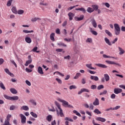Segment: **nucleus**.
Instances as JSON below:
<instances>
[{
    "mask_svg": "<svg viewBox=\"0 0 125 125\" xmlns=\"http://www.w3.org/2000/svg\"><path fill=\"white\" fill-rule=\"evenodd\" d=\"M94 112L95 113V114H97L98 115H99L100 114H101V111H99V109L96 108L94 110Z\"/></svg>",
    "mask_w": 125,
    "mask_h": 125,
    "instance_id": "c9c22d12",
    "label": "nucleus"
},
{
    "mask_svg": "<svg viewBox=\"0 0 125 125\" xmlns=\"http://www.w3.org/2000/svg\"><path fill=\"white\" fill-rule=\"evenodd\" d=\"M84 17V16H83V15H81L79 18H77V21H81V20H83V19Z\"/></svg>",
    "mask_w": 125,
    "mask_h": 125,
    "instance_id": "37998d69",
    "label": "nucleus"
},
{
    "mask_svg": "<svg viewBox=\"0 0 125 125\" xmlns=\"http://www.w3.org/2000/svg\"><path fill=\"white\" fill-rule=\"evenodd\" d=\"M57 100H58V101H59L61 103H62V106H63V107H65V108H74V106L69 104V103L68 102H67L64 100H62V99H61L60 98H58L57 99Z\"/></svg>",
    "mask_w": 125,
    "mask_h": 125,
    "instance_id": "f257e3e1",
    "label": "nucleus"
},
{
    "mask_svg": "<svg viewBox=\"0 0 125 125\" xmlns=\"http://www.w3.org/2000/svg\"><path fill=\"white\" fill-rule=\"evenodd\" d=\"M3 125H11L8 121H5L4 124Z\"/></svg>",
    "mask_w": 125,
    "mask_h": 125,
    "instance_id": "bf43d9fd",
    "label": "nucleus"
},
{
    "mask_svg": "<svg viewBox=\"0 0 125 125\" xmlns=\"http://www.w3.org/2000/svg\"><path fill=\"white\" fill-rule=\"evenodd\" d=\"M58 45H59V46H64V47L67 46L66 44H65V43H64L62 42L58 43Z\"/></svg>",
    "mask_w": 125,
    "mask_h": 125,
    "instance_id": "79ce46f5",
    "label": "nucleus"
},
{
    "mask_svg": "<svg viewBox=\"0 0 125 125\" xmlns=\"http://www.w3.org/2000/svg\"><path fill=\"white\" fill-rule=\"evenodd\" d=\"M94 106H98L99 105V100L98 98H96L94 102L93 103Z\"/></svg>",
    "mask_w": 125,
    "mask_h": 125,
    "instance_id": "9d476101",
    "label": "nucleus"
},
{
    "mask_svg": "<svg viewBox=\"0 0 125 125\" xmlns=\"http://www.w3.org/2000/svg\"><path fill=\"white\" fill-rule=\"evenodd\" d=\"M25 41L27 43H31L32 42V40L30 37H25Z\"/></svg>",
    "mask_w": 125,
    "mask_h": 125,
    "instance_id": "dca6fc26",
    "label": "nucleus"
},
{
    "mask_svg": "<svg viewBox=\"0 0 125 125\" xmlns=\"http://www.w3.org/2000/svg\"><path fill=\"white\" fill-rule=\"evenodd\" d=\"M16 109H18V107L14 105H12L10 107V111H13V110H16Z\"/></svg>",
    "mask_w": 125,
    "mask_h": 125,
    "instance_id": "aec40b11",
    "label": "nucleus"
},
{
    "mask_svg": "<svg viewBox=\"0 0 125 125\" xmlns=\"http://www.w3.org/2000/svg\"><path fill=\"white\" fill-rule=\"evenodd\" d=\"M30 115H31V116H32L33 117V118H38V115L37 114L34 113V112H31Z\"/></svg>",
    "mask_w": 125,
    "mask_h": 125,
    "instance_id": "ea45409f",
    "label": "nucleus"
},
{
    "mask_svg": "<svg viewBox=\"0 0 125 125\" xmlns=\"http://www.w3.org/2000/svg\"><path fill=\"white\" fill-rule=\"evenodd\" d=\"M68 16L69 17V20L70 21H72V20H73V17H74V14H73V13H72V12H69L68 14Z\"/></svg>",
    "mask_w": 125,
    "mask_h": 125,
    "instance_id": "4468645a",
    "label": "nucleus"
},
{
    "mask_svg": "<svg viewBox=\"0 0 125 125\" xmlns=\"http://www.w3.org/2000/svg\"><path fill=\"white\" fill-rule=\"evenodd\" d=\"M114 92L115 93V94H119V93L123 92V90L121 88H116L114 90Z\"/></svg>",
    "mask_w": 125,
    "mask_h": 125,
    "instance_id": "423d86ee",
    "label": "nucleus"
},
{
    "mask_svg": "<svg viewBox=\"0 0 125 125\" xmlns=\"http://www.w3.org/2000/svg\"><path fill=\"white\" fill-rule=\"evenodd\" d=\"M90 79L93 81H95L96 82L99 81V78L97 76H90Z\"/></svg>",
    "mask_w": 125,
    "mask_h": 125,
    "instance_id": "ddd939ff",
    "label": "nucleus"
},
{
    "mask_svg": "<svg viewBox=\"0 0 125 125\" xmlns=\"http://www.w3.org/2000/svg\"><path fill=\"white\" fill-rule=\"evenodd\" d=\"M18 14H19L20 15H21L24 13V10H19L17 11Z\"/></svg>",
    "mask_w": 125,
    "mask_h": 125,
    "instance_id": "c03bdc74",
    "label": "nucleus"
},
{
    "mask_svg": "<svg viewBox=\"0 0 125 125\" xmlns=\"http://www.w3.org/2000/svg\"><path fill=\"white\" fill-rule=\"evenodd\" d=\"M91 22L94 28H96L97 27V23H96V21H95L94 18H92L91 19Z\"/></svg>",
    "mask_w": 125,
    "mask_h": 125,
    "instance_id": "39448f33",
    "label": "nucleus"
},
{
    "mask_svg": "<svg viewBox=\"0 0 125 125\" xmlns=\"http://www.w3.org/2000/svg\"><path fill=\"white\" fill-rule=\"evenodd\" d=\"M31 63H32V60H28L25 63V66L27 67L29 65V64H31Z\"/></svg>",
    "mask_w": 125,
    "mask_h": 125,
    "instance_id": "e433bc0d",
    "label": "nucleus"
},
{
    "mask_svg": "<svg viewBox=\"0 0 125 125\" xmlns=\"http://www.w3.org/2000/svg\"><path fill=\"white\" fill-rule=\"evenodd\" d=\"M118 48H119V50L120 51V53H119L120 55H122L124 54V53H125V50L124 49H123V48H122L120 47H119Z\"/></svg>",
    "mask_w": 125,
    "mask_h": 125,
    "instance_id": "412c9836",
    "label": "nucleus"
},
{
    "mask_svg": "<svg viewBox=\"0 0 125 125\" xmlns=\"http://www.w3.org/2000/svg\"><path fill=\"white\" fill-rule=\"evenodd\" d=\"M87 11L89 13H92V12L94 11V9H93L92 8H91L90 7H88L87 9Z\"/></svg>",
    "mask_w": 125,
    "mask_h": 125,
    "instance_id": "5701e85b",
    "label": "nucleus"
},
{
    "mask_svg": "<svg viewBox=\"0 0 125 125\" xmlns=\"http://www.w3.org/2000/svg\"><path fill=\"white\" fill-rule=\"evenodd\" d=\"M56 33L58 34V35H60V29L59 28H57L56 29Z\"/></svg>",
    "mask_w": 125,
    "mask_h": 125,
    "instance_id": "69168bd1",
    "label": "nucleus"
},
{
    "mask_svg": "<svg viewBox=\"0 0 125 125\" xmlns=\"http://www.w3.org/2000/svg\"><path fill=\"white\" fill-rule=\"evenodd\" d=\"M104 32L106 35H108L109 37H112L113 36L112 33L108 30H105Z\"/></svg>",
    "mask_w": 125,
    "mask_h": 125,
    "instance_id": "cd10ccee",
    "label": "nucleus"
},
{
    "mask_svg": "<svg viewBox=\"0 0 125 125\" xmlns=\"http://www.w3.org/2000/svg\"><path fill=\"white\" fill-rule=\"evenodd\" d=\"M97 87L96 85H92L91 86V89H96Z\"/></svg>",
    "mask_w": 125,
    "mask_h": 125,
    "instance_id": "0e129e2a",
    "label": "nucleus"
},
{
    "mask_svg": "<svg viewBox=\"0 0 125 125\" xmlns=\"http://www.w3.org/2000/svg\"><path fill=\"white\" fill-rule=\"evenodd\" d=\"M83 92H89V90L86 88H82Z\"/></svg>",
    "mask_w": 125,
    "mask_h": 125,
    "instance_id": "e2e57ef3",
    "label": "nucleus"
},
{
    "mask_svg": "<svg viewBox=\"0 0 125 125\" xmlns=\"http://www.w3.org/2000/svg\"><path fill=\"white\" fill-rule=\"evenodd\" d=\"M96 120V121H99V122H102V123H105V122H106V119L102 117H97Z\"/></svg>",
    "mask_w": 125,
    "mask_h": 125,
    "instance_id": "1a4fd4ad",
    "label": "nucleus"
},
{
    "mask_svg": "<svg viewBox=\"0 0 125 125\" xmlns=\"http://www.w3.org/2000/svg\"><path fill=\"white\" fill-rule=\"evenodd\" d=\"M107 94V90H104L103 92L100 93V95H104Z\"/></svg>",
    "mask_w": 125,
    "mask_h": 125,
    "instance_id": "052dcab7",
    "label": "nucleus"
},
{
    "mask_svg": "<svg viewBox=\"0 0 125 125\" xmlns=\"http://www.w3.org/2000/svg\"><path fill=\"white\" fill-rule=\"evenodd\" d=\"M46 120L48 122H51V120H52V116L51 115H48L46 117Z\"/></svg>",
    "mask_w": 125,
    "mask_h": 125,
    "instance_id": "2f4dec72",
    "label": "nucleus"
},
{
    "mask_svg": "<svg viewBox=\"0 0 125 125\" xmlns=\"http://www.w3.org/2000/svg\"><path fill=\"white\" fill-rule=\"evenodd\" d=\"M103 4L105 5L107 7V8H109V7H110V4H109V3L108 2L104 3Z\"/></svg>",
    "mask_w": 125,
    "mask_h": 125,
    "instance_id": "774afa93",
    "label": "nucleus"
},
{
    "mask_svg": "<svg viewBox=\"0 0 125 125\" xmlns=\"http://www.w3.org/2000/svg\"><path fill=\"white\" fill-rule=\"evenodd\" d=\"M114 30H121V28H120V26H119V24L118 23H115L114 24Z\"/></svg>",
    "mask_w": 125,
    "mask_h": 125,
    "instance_id": "a878e982",
    "label": "nucleus"
},
{
    "mask_svg": "<svg viewBox=\"0 0 125 125\" xmlns=\"http://www.w3.org/2000/svg\"><path fill=\"white\" fill-rule=\"evenodd\" d=\"M38 20H42V19L39 18H33L31 19L32 22H36V21H38Z\"/></svg>",
    "mask_w": 125,
    "mask_h": 125,
    "instance_id": "4c0bfd02",
    "label": "nucleus"
},
{
    "mask_svg": "<svg viewBox=\"0 0 125 125\" xmlns=\"http://www.w3.org/2000/svg\"><path fill=\"white\" fill-rule=\"evenodd\" d=\"M12 11L13 13H14L15 14H17V10L16 9V7H13L12 8Z\"/></svg>",
    "mask_w": 125,
    "mask_h": 125,
    "instance_id": "f704fd0d",
    "label": "nucleus"
},
{
    "mask_svg": "<svg viewBox=\"0 0 125 125\" xmlns=\"http://www.w3.org/2000/svg\"><path fill=\"white\" fill-rule=\"evenodd\" d=\"M23 33L25 34H29V33H34V30L29 31V30H23Z\"/></svg>",
    "mask_w": 125,
    "mask_h": 125,
    "instance_id": "de8ad7c7",
    "label": "nucleus"
},
{
    "mask_svg": "<svg viewBox=\"0 0 125 125\" xmlns=\"http://www.w3.org/2000/svg\"><path fill=\"white\" fill-rule=\"evenodd\" d=\"M73 113L74 114H76L77 116H78V117H81L82 115H81V114L78 112L77 110H73Z\"/></svg>",
    "mask_w": 125,
    "mask_h": 125,
    "instance_id": "a18cd8bd",
    "label": "nucleus"
},
{
    "mask_svg": "<svg viewBox=\"0 0 125 125\" xmlns=\"http://www.w3.org/2000/svg\"><path fill=\"white\" fill-rule=\"evenodd\" d=\"M56 112L57 113V115L58 117L60 116L61 118H63V117H64V113H63V110H62V108H59V110L56 109Z\"/></svg>",
    "mask_w": 125,
    "mask_h": 125,
    "instance_id": "f03ea898",
    "label": "nucleus"
},
{
    "mask_svg": "<svg viewBox=\"0 0 125 125\" xmlns=\"http://www.w3.org/2000/svg\"><path fill=\"white\" fill-rule=\"evenodd\" d=\"M102 88H104V86L103 85H100L97 87L98 90H100V89H102Z\"/></svg>",
    "mask_w": 125,
    "mask_h": 125,
    "instance_id": "864d4df0",
    "label": "nucleus"
},
{
    "mask_svg": "<svg viewBox=\"0 0 125 125\" xmlns=\"http://www.w3.org/2000/svg\"><path fill=\"white\" fill-rule=\"evenodd\" d=\"M75 10H80V11H82L83 13H85V12H86V10H85V9L84 8H76Z\"/></svg>",
    "mask_w": 125,
    "mask_h": 125,
    "instance_id": "4be33fe9",
    "label": "nucleus"
},
{
    "mask_svg": "<svg viewBox=\"0 0 125 125\" xmlns=\"http://www.w3.org/2000/svg\"><path fill=\"white\" fill-rule=\"evenodd\" d=\"M104 41L106 43H107V44H108V45H112V43H111L110 40L108 38H107V37H105L104 38Z\"/></svg>",
    "mask_w": 125,
    "mask_h": 125,
    "instance_id": "2eb2a0df",
    "label": "nucleus"
},
{
    "mask_svg": "<svg viewBox=\"0 0 125 125\" xmlns=\"http://www.w3.org/2000/svg\"><path fill=\"white\" fill-rule=\"evenodd\" d=\"M81 76H82V74H81L80 73H76L75 76L74 77V79L75 80H78V79H79V77H81Z\"/></svg>",
    "mask_w": 125,
    "mask_h": 125,
    "instance_id": "c756f323",
    "label": "nucleus"
},
{
    "mask_svg": "<svg viewBox=\"0 0 125 125\" xmlns=\"http://www.w3.org/2000/svg\"><path fill=\"white\" fill-rule=\"evenodd\" d=\"M21 110L22 111H29V107L27 105H23L21 108Z\"/></svg>",
    "mask_w": 125,
    "mask_h": 125,
    "instance_id": "9b49d317",
    "label": "nucleus"
},
{
    "mask_svg": "<svg viewBox=\"0 0 125 125\" xmlns=\"http://www.w3.org/2000/svg\"><path fill=\"white\" fill-rule=\"evenodd\" d=\"M38 50V47H35L33 49L32 51L34 52H37V53H39L40 51H37Z\"/></svg>",
    "mask_w": 125,
    "mask_h": 125,
    "instance_id": "49530a36",
    "label": "nucleus"
},
{
    "mask_svg": "<svg viewBox=\"0 0 125 125\" xmlns=\"http://www.w3.org/2000/svg\"><path fill=\"white\" fill-rule=\"evenodd\" d=\"M41 2H40V4L41 5H47V3L45 2V0H41Z\"/></svg>",
    "mask_w": 125,
    "mask_h": 125,
    "instance_id": "c85d7f7f",
    "label": "nucleus"
},
{
    "mask_svg": "<svg viewBox=\"0 0 125 125\" xmlns=\"http://www.w3.org/2000/svg\"><path fill=\"white\" fill-rule=\"evenodd\" d=\"M56 81H57L58 82V83H60V84H61L62 83V81L61 79L56 78Z\"/></svg>",
    "mask_w": 125,
    "mask_h": 125,
    "instance_id": "13d9d810",
    "label": "nucleus"
},
{
    "mask_svg": "<svg viewBox=\"0 0 125 125\" xmlns=\"http://www.w3.org/2000/svg\"><path fill=\"white\" fill-rule=\"evenodd\" d=\"M25 83H26V84H27V85H29V86H31V82H30V81L26 80L25 81Z\"/></svg>",
    "mask_w": 125,
    "mask_h": 125,
    "instance_id": "338daca9",
    "label": "nucleus"
},
{
    "mask_svg": "<svg viewBox=\"0 0 125 125\" xmlns=\"http://www.w3.org/2000/svg\"><path fill=\"white\" fill-rule=\"evenodd\" d=\"M0 87L2 88V89H3V90H5V86H4V85L3 84V83L2 82L0 83Z\"/></svg>",
    "mask_w": 125,
    "mask_h": 125,
    "instance_id": "58836bf2",
    "label": "nucleus"
},
{
    "mask_svg": "<svg viewBox=\"0 0 125 125\" xmlns=\"http://www.w3.org/2000/svg\"><path fill=\"white\" fill-rule=\"evenodd\" d=\"M92 65V64H88L86 65V67H87V68H89V69H91V70H96V68L92 67V66H91Z\"/></svg>",
    "mask_w": 125,
    "mask_h": 125,
    "instance_id": "bb28decb",
    "label": "nucleus"
},
{
    "mask_svg": "<svg viewBox=\"0 0 125 125\" xmlns=\"http://www.w3.org/2000/svg\"><path fill=\"white\" fill-rule=\"evenodd\" d=\"M37 72L40 74V75H43V70H42V68L41 66H39Z\"/></svg>",
    "mask_w": 125,
    "mask_h": 125,
    "instance_id": "6e6552de",
    "label": "nucleus"
},
{
    "mask_svg": "<svg viewBox=\"0 0 125 125\" xmlns=\"http://www.w3.org/2000/svg\"><path fill=\"white\" fill-rule=\"evenodd\" d=\"M120 108H121V106L120 105H117L116 106H115V107L114 108H112V110L113 111L115 110H118V109H120Z\"/></svg>",
    "mask_w": 125,
    "mask_h": 125,
    "instance_id": "4d7b16f0",
    "label": "nucleus"
},
{
    "mask_svg": "<svg viewBox=\"0 0 125 125\" xmlns=\"http://www.w3.org/2000/svg\"><path fill=\"white\" fill-rule=\"evenodd\" d=\"M20 117H21V124H26V117L22 114H20Z\"/></svg>",
    "mask_w": 125,
    "mask_h": 125,
    "instance_id": "7ed1b4c3",
    "label": "nucleus"
},
{
    "mask_svg": "<svg viewBox=\"0 0 125 125\" xmlns=\"http://www.w3.org/2000/svg\"><path fill=\"white\" fill-rule=\"evenodd\" d=\"M10 91L13 94H17V93H18L17 90L15 88H10Z\"/></svg>",
    "mask_w": 125,
    "mask_h": 125,
    "instance_id": "f8f14e48",
    "label": "nucleus"
},
{
    "mask_svg": "<svg viewBox=\"0 0 125 125\" xmlns=\"http://www.w3.org/2000/svg\"><path fill=\"white\" fill-rule=\"evenodd\" d=\"M104 79L106 82H108V81L110 80V77L108 74H105L104 75Z\"/></svg>",
    "mask_w": 125,
    "mask_h": 125,
    "instance_id": "a211bd4d",
    "label": "nucleus"
},
{
    "mask_svg": "<svg viewBox=\"0 0 125 125\" xmlns=\"http://www.w3.org/2000/svg\"><path fill=\"white\" fill-rule=\"evenodd\" d=\"M104 58H113V59H115V57H111L110 56H107L106 55L104 54L103 55Z\"/></svg>",
    "mask_w": 125,
    "mask_h": 125,
    "instance_id": "a19ab883",
    "label": "nucleus"
},
{
    "mask_svg": "<svg viewBox=\"0 0 125 125\" xmlns=\"http://www.w3.org/2000/svg\"><path fill=\"white\" fill-rule=\"evenodd\" d=\"M106 63L107 64H110L111 65H117V66H119L121 67V64L119 63L115 62H114L111 61H105Z\"/></svg>",
    "mask_w": 125,
    "mask_h": 125,
    "instance_id": "20e7f679",
    "label": "nucleus"
},
{
    "mask_svg": "<svg viewBox=\"0 0 125 125\" xmlns=\"http://www.w3.org/2000/svg\"><path fill=\"white\" fill-rule=\"evenodd\" d=\"M30 102H31L33 105H35V106H36V105H37V103L36 102V101H35V100H30Z\"/></svg>",
    "mask_w": 125,
    "mask_h": 125,
    "instance_id": "5fc2aeb1",
    "label": "nucleus"
},
{
    "mask_svg": "<svg viewBox=\"0 0 125 125\" xmlns=\"http://www.w3.org/2000/svg\"><path fill=\"white\" fill-rule=\"evenodd\" d=\"M12 2V0H9L7 3V6H10V5H11Z\"/></svg>",
    "mask_w": 125,
    "mask_h": 125,
    "instance_id": "603ef678",
    "label": "nucleus"
},
{
    "mask_svg": "<svg viewBox=\"0 0 125 125\" xmlns=\"http://www.w3.org/2000/svg\"><path fill=\"white\" fill-rule=\"evenodd\" d=\"M4 71L5 72L8 74V75H9V76H11V77H12V76H13V73H11V72H10V71H9V70H8V69L7 68H5L4 69Z\"/></svg>",
    "mask_w": 125,
    "mask_h": 125,
    "instance_id": "6ab92c4d",
    "label": "nucleus"
},
{
    "mask_svg": "<svg viewBox=\"0 0 125 125\" xmlns=\"http://www.w3.org/2000/svg\"><path fill=\"white\" fill-rule=\"evenodd\" d=\"M18 99H19V97H18V96H14L13 97H11V100H18Z\"/></svg>",
    "mask_w": 125,
    "mask_h": 125,
    "instance_id": "7c9ffc66",
    "label": "nucleus"
},
{
    "mask_svg": "<svg viewBox=\"0 0 125 125\" xmlns=\"http://www.w3.org/2000/svg\"><path fill=\"white\" fill-rule=\"evenodd\" d=\"M114 32L116 36H119L121 34V29H114Z\"/></svg>",
    "mask_w": 125,
    "mask_h": 125,
    "instance_id": "393cba45",
    "label": "nucleus"
},
{
    "mask_svg": "<svg viewBox=\"0 0 125 125\" xmlns=\"http://www.w3.org/2000/svg\"><path fill=\"white\" fill-rule=\"evenodd\" d=\"M54 36H55V33H51V34L50 35V40L51 41H52L53 42H54V41H55V39H54Z\"/></svg>",
    "mask_w": 125,
    "mask_h": 125,
    "instance_id": "b1692460",
    "label": "nucleus"
},
{
    "mask_svg": "<svg viewBox=\"0 0 125 125\" xmlns=\"http://www.w3.org/2000/svg\"><path fill=\"white\" fill-rule=\"evenodd\" d=\"M76 88H77V86H76V85H70L69 86V89L72 90V89H76Z\"/></svg>",
    "mask_w": 125,
    "mask_h": 125,
    "instance_id": "3c124183",
    "label": "nucleus"
},
{
    "mask_svg": "<svg viewBox=\"0 0 125 125\" xmlns=\"http://www.w3.org/2000/svg\"><path fill=\"white\" fill-rule=\"evenodd\" d=\"M55 105L57 106L58 109L61 108V105H60V104H59V103H58L57 101L55 102Z\"/></svg>",
    "mask_w": 125,
    "mask_h": 125,
    "instance_id": "72a5a7b5",
    "label": "nucleus"
},
{
    "mask_svg": "<svg viewBox=\"0 0 125 125\" xmlns=\"http://www.w3.org/2000/svg\"><path fill=\"white\" fill-rule=\"evenodd\" d=\"M64 120H65V121H66L65 122V125H69V122L68 121H69V122H74L73 119H71V118H69L68 117H65Z\"/></svg>",
    "mask_w": 125,
    "mask_h": 125,
    "instance_id": "0eeeda50",
    "label": "nucleus"
},
{
    "mask_svg": "<svg viewBox=\"0 0 125 125\" xmlns=\"http://www.w3.org/2000/svg\"><path fill=\"white\" fill-rule=\"evenodd\" d=\"M86 42H89L90 43H91V42H92V39L87 38L86 40Z\"/></svg>",
    "mask_w": 125,
    "mask_h": 125,
    "instance_id": "8fccbe9b",
    "label": "nucleus"
},
{
    "mask_svg": "<svg viewBox=\"0 0 125 125\" xmlns=\"http://www.w3.org/2000/svg\"><path fill=\"white\" fill-rule=\"evenodd\" d=\"M10 118H11V115L8 114L6 117L7 120L5 121H8V122H9Z\"/></svg>",
    "mask_w": 125,
    "mask_h": 125,
    "instance_id": "680f3d73",
    "label": "nucleus"
},
{
    "mask_svg": "<svg viewBox=\"0 0 125 125\" xmlns=\"http://www.w3.org/2000/svg\"><path fill=\"white\" fill-rule=\"evenodd\" d=\"M96 65L98 66V67H100V68H107V66H106V65L101 63H97Z\"/></svg>",
    "mask_w": 125,
    "mask_h": 125,
    "instance_id": "f3484780",
    "label": "nucleus"
},
{
    "mask_svg": "<svg viewBox=\"0 0 125 125\" xmlns=\"http://www.w3.org/2000/svg\"><path fill=\"white\" fill-rule=\"evenodd\" d=\"M92 7L93 9H94V11L96 10V11L97 10H98L99 7H98V5H92Z\"/></svg>",
    "mask_w": 125,
    "mask_h": 125,
    "instance_id": "473e14b6",
    "label": "nucleus"
},
{
    "mask_svg": "<svg viewBox=\"0 0 125 125\" xmlns=\"http://www.w3.org/2000/svg\"><path fill=\"white\" fill-rule=\"evenodd\" d=\"M4 98H5V99H7L8 100H11V97L10 96H7L6 95H4Z\"/></svg>",
    "mask_w": 125,
    "mask_h": 125,
    "instance_id": "09e8293b",
    "label": "nucleus"
},
{
    "mask_svg": "<svg viewBox=\"0 0 125 125\" xmlns=\"http://www.w3.org/2000/svg\"><path fill=\"white\" fill-rule=\"evenodd\" d=\"M93 108H94V106L92 104H90L89 106V108L90 110H93Z\"/></svg>",
    "mask_w": 125,
    "mask_h": 125,
    "instance_id": "6e6d98bb",
    "label": "nucleus"
}]
</instances>
